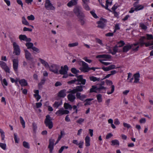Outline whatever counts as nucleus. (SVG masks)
Instances as JSON below:
<instances>
[{"instance_id": "obj_1", "label": "nucleus", "mask_w": 153, "mask_h": 153, "mask_svg": "<svg viewBox=\"0 0 153 153\" xmlns=\"http://www.w3.org/2000/svg\"><path fill=\"white\" fill-rule=\"evenodd\" d=\"M145 36H142L140 38V42L137 44H134V51H137L139 47L145 45L146 46L148 47L153 45V41H150L145 42L144 39L146 38L148 40L153 39V36L152 34H146Z\"/></svg>"}, {"instance_id": "obj_2", "label": "nucleus", "mask_w": 153, "mask_h": 153, "mask_svg": "<svg viewBox=\"0 0 153 153\" xmlns=\"http://www.w3.org/2000/svg\"><path fill=\"white\" fill-rule=\"evenodd\" d=\"M76 76L77 78V79H75L69 81L68 82V84H72L74 83L76 81H78L79 82H81V83H76V84L77 85L82 84V85H84L85 84L86 82V80L85 79H83L82 75H80L78 76L76 75Z\"/></svg>"}, {"instance_id": "obj_3", "label": "nucleus", "mask_w": 153, "mask_h": 153, "mask_svg": "<svg viewBox=\"0 0 153 153\" xmlns=\"http://www.w3.org/2000/svg\"><path fill=\"white\" fill-rule=\"evenodd\" d=\"M79 64L81 66L79 69L82 71L87 72L90 70V68L88 67L87 63L83 61H81L79 62Z\"/></svg>"}, {"instance_id": "obj_4", "label": "nucleus", "mask_w": 153, "mask_h": 153, "mask_svg": "<svg viewBox=\"0 0 153 153\" xmlns=\"http://www.w3.org/2000/svg\"><path fill=\"white\" fill-rule=\"evenodd\" d=\"M52 119L50 116L47 115L45 120V123L46 126L48 127L49 129H51L53 127V123L52 121Z\"/></svg>"}, {"instance_id": "obj_5", "label": "nucleus", "mask_w": 153, "mask_h": 153, "mask_svg": "<svg viewBox=\"0 0 153 153\" xmlns=\"http://www.w3.org/2000/svg\"><path fill=\"white\" fill-rule=\"evenodd\" d=\"M49 70L55 74H58L59 66L56 64H52L49 67Z\"/></svg>"}, {"instance_id": "obj_6", "label": "nucleus", "mask_w": 153, "mask_h": 153, "mask_svg": "<svg viewBox=\"0 0 153 153\" xmlns=\"http://www.w3.org/2000/svg\"><path fill=\"white\" fill-rule=\"evenodd\" d=\"M13 47L14 50L13 53L16 55H19L20 53V49L18 45L15 42L13 43Z\"/></svg>"}, {"instance_id": "obj_7", "label": "nucleus", "mask_w": 153, "mask_h": 153, "mask_svg": "<svg viewBox=\"0 0 153 153\" xmlns=\"http://www.w3.org/2000/svg\"><path fill=\"white\" fill-rule=\"evenodd\" d=\"M97 58H102L103 59L99 60H103V61L109 60L111 59V56L110 55L107 54H102L97 55L96 56Z\"/></svg>"}, {"instance_id": "obj_8", "label": "nucleus", "mask_w": 153, "mask_h": 153, "mask_svg": "<svg viewBox=\"0 0 153 153\" xmlns=\"http://www.w3.org/2000/svg\"><path fill=\"white\" fill-rule=\"evenodd\" d=\"M0 66L5 72L9 73H10V69L5 62L2 61H0Z\"/></svg>"}, {"instance_id": "obj_9", "label": "nucleus", "mask_w": 153, "mask_h": 153, "mask_svg": "<svg viewBox=\"0 0 153 153\" xmlns=\"http://www.w3.org/2000/svg\"><path fill=\"white\" fill-rule=\"evenodd\" d=\"M45 8L48 10H53L54 7L53 6L49 0H46L45 4Z\"/></svg>"}, {"instance_id": "obj_10", "label": "nucleus", "mask_w": 153, "mask_h": 153, "mask_svg": "<svg viewBox=\"0 0 153 153\" xmlns=\"http://www.w3.org/2000/svg\"><path fill=\"white\" fill-rule=\"evenodd\" d=\"M69 113V111L67 110H65L63 108H61L55 113V114L57 116H61L63 114H67Z\"/></svg>"}, {"instance_id": "obj_11", "label": "nucleus", "mask_w": 153, "mask_h": 153, "mask_svg": "<svg viewBox=\"0 0 153 153\" xmlns=\"http://www.w3.org/2000/svg\"><path fill=\"white\" fill-rule=\"evenodd\" d=\"M82 9L81 7L78 6L76 7L74 9V12L78 17L83 15L81 11Z\"/></svg>"}, {"instance_id": "obj_12", "label": "nucleus", "mask_w": 153, "mask_h": 153, "mask_svg": "<svg viewBox=\"0 0 153 153\" xmlns=\"http://www.w3.org/2000/svg\"><path fill=\"white\" fill-rule=\"evenodd\" d=\"M68 68L67 65H65L64 66H61V69L59 71V74H66L67 73Z\"/></svg>"}, {"instance_id": "obj_13", "label": "nucleus", "mask_w": 153, "mask_h": 153, "mask_svg": "<svg viewBox=\"0 0 153 153\" xmlns=\"http://www.w3.org/2000/svg\"><path fill=\"white\" fill-rule=\"evenodd\" d=\"M106 21L104 19H100L99 21H98L97 23L98 24V27L103 28L105 26Z\"/></svg>"}, {"instance_id": "obj_14", "label": "nucleus", "mask_w": 153, "mask_h": 153, "mask_svg": "<svg viewBox=\"0 0 153 153\" xmlns=\"http://www.w3.org/2000/svg\"><path fill=\"white\" fill-rule=\"evenodd\" d=\"M83 90V86L81 85L77 86L76 88L70 91V93L74 94L78 92H81Z\"/></svg>"}, {"instance_id": "obj_15", "label": "nucleus", "mask_w": 153, "mask_h": 153, "mask_svg": "<svg viewBox=\"0 0 153 153\" xmlns=\"http://www.w3.org/2000/svg\"><path fill=\"white\" fill-rule=\"evenodd\" d=\"M19 38L21 41H24L26 42H30L31 41L30 38H27L25 35H19Z\"/></svg>"}, {"instance_id": "obj_16", "label": "nucleus", "mask_w": 153, "mask_h": 153, "mask_svg": "<svg viewBox=\"0 0 153 153\" xmlns=\"http://www.w3.org/2000/svg\"><path fill=\"white\" fill-rule=\"evenodd\" d=\"M13 69L15 71H17L18 67L19 60L18 59H14L13 60Z\"/></svg>"}, {"instance_id": "obj_17", "label": "nucleus", "mask_w": 153, "mask_h": 153, "mask_svg": "<svg viewBox=\"0 0 153 153\" xmlns=\"http://www.w3.org/2000/svg\"><path fill=\"white\" fill-rule=\"evenodd\" d=\"M54 142V140L53 139H51L49 140V144L48 148L50 149V152L51 153L52 152L53 149Z\"/></svg>"}, {"instance_id": "obj_18", "label": "nucleus", "mask_w": 153, "mask_h": 153, "mask_svg": "<svg viewBox=\"0 0 153 153\" xmlns=\"http://www.w3.org/2000/svg\"><path fill=\"white\" fill-rule=\"evenodd\" d=\"M71 93L68 94L67 96L68 100L71 102H73L74 101L76 97L75 95Z\"/></svg>"}, {"instance_id": "obj_19", "label": "nucleus", "mask_w": 153, "mask_h": 153, "mask_svg": "<svg viewBox=\"0 0 153 153\" xmlns=\"http://www.w3.org/2000/svg\"><path fill=\"white\" fill-rule=\"evenodd\" d=\"M80 93H77L76 94V98L79 99L81 101H83L86 97V95H81Z\"/></svg>"}, {"instance_id": "obj_20", "label": "nucleus", "mask_w": 153, "mask_h": 153, "mask_svg": "<svg viewBox=\"0 0 153 153\" xmlns=\"http://www.w3.org/2000/svg\"><path fill=\"white\" fill-rule=\"evenodd\" d=\"M24 51L25 53L26 58L29 60L32 59V58L31 57V54L30 52L26 49H24Z\"/></svg>"}, {"instance_id": "obj_21", "label": "nucleus", "mask_w": 153, "mask_h": 153, "mask_svg": "<svg viewBox=\"0 0 153 153\" xmlns=\"http://www.w3.org/2000/svg\"><path fill=\"white\" fill-rule=\"evenodd\" d=\"M140 74L139 72H138L134 74V83H139Z\"/></svg>"}, {"instance_id": "obj_22", "label": "nucleus", "mask_w": 153, "mask_h": 153, "mask_svg": "<svg viewBox=\"0 0 153 153\" xmlns=\"http://www.w3.org/2000/svg\"><path fill=\"white\" fill-rule=\"evenodd\" d=\"M144 6L141 4L136 5L134 4V11H138L143 9Z\"/></svg>"}, {"instance_id": "obj_23", "label": "nucleus", "mask_w": 153, "mask_h": 153, "mask_svg": "<svg viewBox=\"0 0 153 153\" xmlns=\"http://www.w3.org/2000/svg\"><path fill=\"white\" fill-rule=\"evenodd\" d=\"M66 91L65 90H63L60 91L58 94V96L59 97L63 98L66 95Z\"/></svg>"}, {"instance_id": "obj_24", "label": "nucleus", "mask_w": 153, "mask_h": 153, "mask_svg": "<svg viewBox=\"0 0 153 153\" xmlns=\"http://www.w3.org/2000/svg\"><path fill=\"white\" fill-rule=\"evenodd\" d=\"M22 86H25L27 85V81L25 79H22L18 81Z\"/></svg>"}, {"instance_id": "obj_25", "label": "nucleus", "mask_w": 153, "mask_h": 153, "mask_svg": "<svg viewBox=\"0 0 153 153\" xmlns=\"http://www.w3.org/2000/svg\"><path fill=\"white\" fill-rule=\"evenodd\" d=\"M78 0H71L68 3L67 5L68 7H71L76 5L77 3Z\"/></svg>"}, {"instance_id": "obj_26", "label": "nucleus", "mask_w": 153, "mask_h": 153, "mask_svg": "<svg viewBox=\"0 0 153 153\" xmlns=\"http://www.w3.org/2000/svg\"><path fill=\"white\" fill-rule=\"evenodd\" d=\"M39 60L40 61L41 63L44 65L46 68H49V66L47 62L41 58H39Z\"/></svg>"}, {"instance_id": "obj_27", "label": "nucleus", "mask_w": 153, "mask_h": 153, "mask_svg": "<svg viewBox=\"0 0 153 153\" xmlns=\"http://www.w3.org/2000/svg\"><path fill=\"white\" fill-rule=\"evenodd\" d=\"M85 145L86 146H90V139L89 137L87 136L85 138Z\"/></svg>"}, {"instance_id": "obj_28", "label": "nucleus", "mask_w": 153, "mask_h": 153, "mask_svg": "<svg viewBox=\"0 0 153 153\" xmlns=\"http://www.w3.org/2000/svg\"><path fill=\"white\" fill-rule=\"evenodd\" d=\"M112 0H107L106 1L105 8L108 10H109L108 8V7L111 6L112 4Z\"/></svg>"}, {"instance_id": "obj_29", "label": "nucleus", "mask_w": 153, "mask_h": 153, "mask_svg": "<svg viewBox=\"0 0 153 153\" xmlns=\"http://www.w3.org/2000/svg\"><path fill=\"white\" fill-rule=\"evenodd\" d=\"M62 104V102L61 101H56L53 104V106L54 108H57Z\"/></svg>"}, {"instance_id": "obj_30", "label": "nucleus", "mask_w": 153, "mask_h": 153, "mask_svg": "<svg viewBox=\"0 0 153 153\" xmlns=\"http://www.w3.org/2000/svg\"><path fill=\"white\" fill-rule=\"evenodd\" d=\"M79 19V21L81 23V24L82 25H83L85 22V19L84 18V16L83 15L80 16L78 17Z\"/></svg>"}, {"instance_id": "obj_31", "label": "nucleus", "mask_w": 153, "mask_h": 153, "mask_svg": "<svg viewBox=\"0 0 153 153\" xmlns=\"http://www.w3.org/2000/svg\"><path fill=\"white\" fill-rule=\"evenodd\" d=\"M22 22L23 24L27 25H29V24L26 20L25 16H22Z\"/></svg>"}, {"instance_id": "obj_32", "label": "nucleus", "mask_w": 153, "mask_h": 153, "mask_svg": "<svg viewBox=\"0 0 153 153\" xmlns=\"http://www.w3.org/2000/svg\"><path fill=\"white\" fill-rule=\"evenodd\" d=\"M89 79L90 80L95 82L96 81H99L100 80V78H97L94 76H91L89 77Z\"/></svg>"}, {"instance_id": "obj_33", "label": "nucleus", "mask_w": 153, "mask_h": 153, "mask_svg": "<svg viewBox=\"0 0 153 153\" xmlns=\"http://www.w3.org/2000/svg\"><path fill=\"white\" fill-rule=\"evenodd\" d=\"M25 44V45L28 49H32L33 47L34 46L33 44L32 43L27 42Z\"/></svg>"}, {"instance_id": "obj_34", "label": "nucleus", "mask_w": 153, "mask_h": 153, "mask_svg": "<svg viewBox=\"0 0 153 153\" xmlns=\"http://www.w3.org/2000/svg\"><path fill=\"white\" fill-rule=\"evenodd\" d=\"M64 106L65 109H66L71 110L72 108L71 105L66 103L64 104Z\"/></svg>"}, {"instance_id": "obj_35", "label": "nucleus", "mask_w": 153, "mask_h": 153, "mask_svg": "<svg viewBox=\"0 0 153 153\" xmlns=\"http://www.w3.org/2000/svg\"><path fill=\"white\" fill-rule=\"evenodd\" d=\"M96 97L98 102L100 103L102 102V95L101 94H99L97 95Z\"/></svg>"}, {"instance_id": "obj_36", "label": "nucleus", "mask_w": 153, "mask_h": 153, "mask_svg": "<svg viewBox=\"0 0 153 153\" xmlns=\"http://www.w3.org/2000/svg\"><path fill=\"white\" fill-rule=\"evenodd\" d=\"M0 133L1 135V140L5 142L4 141L5 138L4 133L3 131L0 128Z\"/></svg>"}, {"instance_id": "obj_37", "label": "nucleus", "mask_w": 153, "mask_h": 153, "mask_svg": "<svg viewBox=\"0 0 153 153\" xmlns=\"http://www.w3.org/2000/svg\"><path fill=\"white\" fill-rule=\"evenodd\" d=\"M111 145L114 146L115 145H119V142L117 140H112L111 141Z\"/></svg>"}, {"instance_id": "obj_38", "label": "nucleus", "mask_w": 153, "mask_h": 153, "mask_svg": "<svg viewBox=\"0 0 153 153\" xmlns=\"http://www.w3.org/2000/svg\"><path fill=\"white\" fill-rule=\"evenodd\" d=\"M131 48V46L127 45L124 46L123 48V51L124 52H126Z\"/></svg>"}, {"instance_id": "obj_39", "label": "nucleus", "mask_w": 153, "mask_h": 153, "mask_svg": "<svg viewBox=\"0 0 153 153\" xmlns=\"http://www.w3.org/2000/svg\"><path fill=\"white\" fill-rule=\"evenodd\" d=\"M19 118L21 124L22 125L23 127L24 128H25V122L23 118L21 116H20L19 117Z\"/></svg>"}, {"instance_id": "obj_40", "label": "nucleus", "mask_w": 153, "mask_h": 153, "mask_svg": "<svg viewBox=\"0 0 153 153\" xmlns=\"http://www.w3.org/2000/svg\"><path fill=\"white\" fill-rule=\"evenodd\" d=\"M23 146L26 148L29 149L30 148L29 143L25 141L23 142Z\"/></svg>"}, {"instance_id": "obj_41", "label": "nucleus", "mask_w": 153, "mask_h": 153, "mask_svg": "<svg viewBox=\"0 0 153 153\" xmlns=\"http://www.w3.org/2000/svg\"><path fill=\"white\" fill-rule=\"evenodd\" d=\"M89 3H85L82 4L84 8L87 10H90V8L88 4Z\"/></svg>"}, {"instance_id": "obj_42", "label": "nucleus", "mask_w": 153, "mask_h": 153, "mask_svg": "<svg viewBox=\"0 0 153 153\" xmlns=\"http://www.w3.org/2000/svg\"><path fill=\"white\" fill-rule=\"evenodd\" d=\"M79 43L78 42H75L72 43H70L68 44V46L69 47H72L77 46L78 45Z\"/></svg>"}, {"instance_id": "obj_43", "label": "nucleus", "mask_w": 153, "mask_h": 153, "mask_svg": "<svg viewBox=\"0 0 153 153\" xmlns=\"http://www.w3.org/2000/svg\"><path fill=\"white\" fill-rule=\"evenodd\" d=\"M93 100V99H88L85 100V105H90L91 104V101Z\"/></svg>"}, {"instance_id": "obj_44", "label": "nucleus", "mask_w": 153, "mask_h": 153, "mask_svg": "<svg viewBox=\"0 0 153 153\" xmlns=\"http://www.w3.org/2000/svg\"><path fill=\"white\" fill-rule=\"evenodd\" d=\"M114 86L113 85H112L111 86V91H108L107 92V94H110L113 93L114 90Z\"/></svg>"}, {"instance_id": "obj_45", "label": "nucleus", "mask_w": 153, "mask_h": 153, "mask_svg": "<svg viewBox=\"0 0 153 153\" xmlns=\"http://www.w3.org/2000/svg\"><path fill=\"white\" fill-rule=\"evenodd\" d=\"M0 147L4 150L6 149V145L5 143H0Z\"/></svg>"}, {"instance_id": "obj_46", "label": "nucleus", "mask_w": 153, "mask_h": 153, "mask_svg": "<svg viewBox=\"0 0 153 153\" xmlns=\"http://www.w3.org/2000/svg\"><path fill=\"white\" fill-rule=\"evenodd\" d=\"M96 42L102 46H103L104 45L102 40L98 38H97L96 39Z\"/></svg>"}, {"instance_id": "obj_47", "label": "nucleus", "mask_w": 153, "mask_h": 153, "mask_svg": "<svg viewBox=\"0 0 153 153\" xmlns=\"http://www.w3.org/2000/svg\"><path fill=\"white\" fill-rule=\"evenodd\" d=\"M97 88L98 87L97 86H92V88L90 89V92H95L96 90H98Z\"/></svg>"}, {"instance_id": "obj_48", "label": "nucleus", "mask_w": 153, "mask_h": 153, "mask_svg": "<svg viewBox=\"0 0 153 153\" xmlns=\"http://www.w3.org/2000/svg\"><path fill=\"white\" fill-rule=\"evenodd\" d=\"M68 148V146H63L61 147L59 151V153H61L64 149H67Z\"/></svg>"}, {"instance_id": "obj_49", "label": "nucleus", "mask_w": 153, "mask_h": 153, "mask_svg": "<svg viewBox=\"0 0 153 153\" xmlns=\"http://www.w3.org/2000/svg\"><path fill=\"white\" fill-rule=\"evenodd\" d=\"M68 148V146H63L61 147L59 151V153H61L64 149H67Z\"/></svg>"}, {"instance_id": "obj_50", "label": "nucleus", "mask_w": 153, "mask_h": 153, "mask_svg": "<svg viewBox=\"0 0 153 153\" xmlns=\"http://www.w3.org/2000/svg\"><path fill=\"white\" fill-rule=\"evenodd\" d=\"M125 44V43L123 41H120L116 45L118 47H121Z\"/></svg>"}, {"instance_id": "obj_51", "label": "nucleus", "mask_w": 153, "mask_h": 153, "mask_svg": "<svg viewBox=\"0 0 153 153\" xmlns=\"http://www.w3.org/2000/svg\"><path fill=\"white\" fill-rule=\"evenodd\" d=\"M14 139L15 143H18L19 140V139L17 137V134L16 133H14Z\"/></svg>"}, {"instance_id": "obj_52", "label": "nucleus", "mask_w": 153, "mask_h": 153, "mask_svg": "<svg viewBox=\"0 0 153 153\" xmlns=\"http://www.w3.org/2000/svg\"><path fill=\"white\" fill-rule=\"evenodd\" d=\"M27 19L29 20L33 21L35 19V17L33 15L27 16Z\"/></svg>"}, {"instance_id": "obj_53", "label": "nucleus", "mask_w": 153, "mask_h": 153, "mask_svg": "<svg viewBox=\"0 0 153 153\" xmlns=\"http://www.w3.org/2000/svg\"><path fill=\"white\" fill-rule=\"evenodd\" d=\"M99 61L102 64L105 65H109L111 64V63L109 62H105L103 60H99Z\"/></svg>"}, {"instance_id": "obj_54", "label": "nucleus", "mask_w": 153, "mask_h": 153, "mask_svg": "<svg viewBox=\"0 0 153 153\" xmlns=\"http://www.w3.org/2000/svg\"><path fill=\"white\" fill-rule=\"evenodd\" d=\"M111 99H108L107 100H106L105 101V105L107 106L108 107H109V103L110 102Z\"/></svg>"}, {"instance_id": "obj_55", "label": "nucleus", "mask_w": 153, "mask_h": 153, "mask_svg": "<svg viewBox=\"0 0 153 153\" xmlns=\"http://www.w3.org/2000/svg\"><path fill=\"white\" fill-rule=\"evenodd\" d=\"M140 27L143 29L146 30L147 28V26L143 23L140 24Z\"/></svg>"}, {"instance_id": "obj_56", "label": "nucleus", "mask_w": 153, "mask_h": 153, "mask_svg": "<svg viewBox=\"0 0 153 153\" xmlns=\"http://www.w3.org/2000/svg\"><path fill=\"white\" fill-rule=\"evenodd\" d=\"M108 67V68L109 71L110 70H111L112 69H115V68H116V66L114 65H110Z\"/></svg>"}, {"instance_id": "obj_57", "label": "nucleus", "mask_w": 153, "mask_h": 153, "mask_svg": "<svg viewBox=\"0 0 153 153\" xmlns=\"http://www.w3.org/2000/svg\"><path fill=\"white\" fill-rule=\"evenodd\" d=\"M118 47L117 45H116L113 48V50L114 52L112 53L113 55L115 54V53L117 52Z\"/></svg>"}, {"instance_id": "obj_58", "label": "nucleus", "mask_w": 153, "mask_h": 153, "mask_svg": "<svg viewBox=\"0 0 153 153\" xmlns=\"http://www.w3.org/2000/svg\"><path fill=\"white\" fill-rule=\"evenodd\" d=\"M32 49L34 51H35L37 53H39L40 52V50L39 48H38L34 46H33V48Z\"/></svg>"}, {"instance_id": "obj_59", "label": "nucleus", "mask_w": 153, "mask_h": 153, "mask_svg": "<svg viewBox=\"0 0 153 153\" xmlns=\"http://www.w3.org/2000/svg\"><path fill=\"white\" fill-rule=\"evenodd\" d=\"M84 120L82 118H80L76 121V122L79 124H81L84 122Z\"/></svg>"}, {"instance_id": "obj_60", "label": "nucleus", "mask_w": 153, "mask_h": 153, "mask_svg": "<svg viewBox=\"0 0 153 153\" xmlns=\"http://www.w3.org/2000/svg\"><path fill=\"white\" fill-rule=\"evenodd\" d=\"M1 82L3 85H4L5 86H7L8 85L7 82L5 79H3Z\"/></svg>"}, {"instance_id": "obj_61", "label": "nucleus", "mask_w": 153, "mask_h": 153, "mask_svg": "<svg viewBox=\"0 0 153 153\" xmlns=\"http://www.w3.org/2000/svg\"><path fill=\"white\" fill-rule=\"evenodd\" d=\"M64 132L63 131H61L60 132V135H59V136L58 137L59 138V139H61V138L64 136Z\"/></svg>"}, {"instance_id": "obj_62", "label": "nucleus", "mask_w": 153, "mask_h": 153, "mask_svg": "<svg viewBox=\"0 0 153 153\" xmlns=\"http://www.w3.org/2000/svg\"><path fill=\"white\" fill-rule=\"evenodd\" d=\"M71 71L72 73L75 74H76L79 72V71H77L74 68H72L71 69Z\"/></svg>"}, {"instance_id": "obj_63", "label": "nucleus", "mask_w": 153, "mask_h": 153, "mask_svg": "<svg viewBox=\"0 0 153 153\" xmlns=\"http://www.w3.org/2000/svg\"><path fill=\"white\" fill-rule=\"evenodd\" d=\"M33 96L36 98L37 101H38L41 98V96L39 94L37 95L36 94H34Z\"/></svg>"}, {"instance_id": "obj_64", "label": "nucleus", "mask_w": 153, "mask_h": 153, "mask_svg": "<svg viewBox=\"0 0 153 153\" xmlns=\"http://www.w3.org/2000/svg\"><path fill=\"white\" fill-rule=\"evenodd\" d=\"M114 123L116 125H118L120 124V122H119V120L117 118L114 119Z\"/></svg>"}]
</instances>
